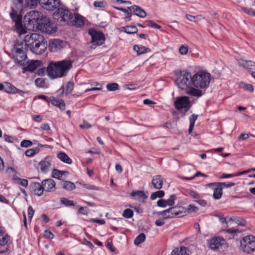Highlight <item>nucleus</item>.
Segmentation results:
<instances>
[{
	"label": "nucleus",
	"instance_id": "nucleus-39",
	"mask_svg": "<svg viewBox=\"0 0 255 255\" xmlns=\"http://www.w3.org/2000/svg\"><path fill=\"white\" fill-rule=\"evenodd\" d=\"M240 87L244 89L245 90L251 92H253L254 91L253 86L250 84H246L244 82H242L240 83Z\"/></svg>",
	"mask_w": 255,
	"mask_h": 255
},
{
	"label": "nucleus",
	"instance_id": "nucleus-47",
	"mask_svg": "<svg viewBox=\"0 0 255 255\" xmlns=\"http://www.w3.org/2000/svg\"><path fill=\"white\" fill-rule=\"evenodd\" d=\"M15 180H18L19 184L22 186L24 187H26L28 186V182L27 179H22L19 177L15 178Z\"/></svg>",
	"mask_w": 255,
	"mask_h": 255
},
{
	"label": "nucleus",
	"instance_id": "nucleus-23",
	"mask_svg": "<svg viewBox=\"0 0 255 255\" xmlns=\"http://www.w3.org/2000/svg\"><path fill=\"white\" fill-rule=\"evenodd\" d=\"M193 86L187 87V89H184L185 90V93L190 96L196 97L197 98L200 97L202 96L203 93L201 90L197 89L193 87Z\"/></svg>",
	"mask_w": 255,
	"mask_h": 255
},
{
	"label": "nucleus",
	"instance_id": "nucleus-58",
	"mask_svg": "<svg viewBox=\"0 0 255 255\" xmlns=\"http://www.w3.org/2000/svg\"><path fill=\"white\" fill-rule=\"evenodd\" d=\"M83 187L86 189L90 190H99V188L98 187L89 184H84L83 185Z\"/></svg>",
	"mask_w": 255,
	"mask_h": 255
},
{
	"label": "nucleus",
	"instance_id": "nucleus-14",
	"mask_svg": "<svg viewBox=\"0 0 255 255\" xmlns=\"http://www.w3.org/2000/svg\"><path fill=\"white\" fill-rule=\"evenodd\" d=\"M225 243V240L221 237H213L208 241L209 248L214 251L219 250Z\"/></svg>",
	"mask_w": 255,
	"mask_h": 255
},
{
	"label": "nucleus",
	"instance_id": "nucleus-51",
	"mask_svg": "<svg viewBox=\"0 0 255 255\" xmlns=\"http://www.w3.org/2000/svg\"><path fill=\"white\" fill-rule=\"evenodd\" d=\"M147 23V25L151 27H153L157 29H160L161 28V26L159 24H156L153 21L151 20H146L145 21Z\"/></svg>",
	"mask_w": 255,
	"mask_h": 255
},
{
	"label": "nucleus",
	"instance_id": "nucleus-31",
	"mask_svg": "<svg viewBox=\"0 0 255 255\" xmlns=\"http://www.w3.org/2000/svg\"><path fill=\"white\" fill-rule=\"evenodd\" d=\"M52 177L53 178L61 179L63 175H66L69 173L68 171H61L58 169H54L52 171Z\"/></svg>",
	"mask_w": 255,
	"mask_h": 255
},
{
	"label": "nucleus",
	"instance_id": "nucleus-13",
	"mask_svg": "<svg viewBox=\"0 0 255 255\" xmlns=\"http://www.w3.org/2000/svg\"><path fill=\"white\" fill-rule=\"evenodd\" d=\"M88 33L91 36V43L94 45L100 46L104 43L106 37L102 32L90 29Z\"/></svg>",
	"mask_w": 255,
	"mask_h": 255
},
{
	"label": "nucleus",
	"instance_id": "nucleus-63",
	"mask_svg": "<svg viewBox=\"0 0 255 255\" xmlns=\"http://www.w3.org/2000/svg\"><path fill=\"white\" fill-rule=\"evenodd\" d=\"M46 69L45 68H40L37 70V73L38 75L43 76L45 74Z\"/></svg>",
	"mask_w": 255,
	"mask_h": 255
},
{
	"label": "nucleus",
	"instance_id": "nucleus-37",
	"mask_svg": "<svg viewBox=\"0 0 255 255\" xmlns=\"http://www.w3.org/2000/svg\"><path fill=\"white\" fill-rule=\"evenodd\" d=\"M35 83L36 86L38 88H47L48 85L46 84L45 82V80L44 79L42 78H37L35 80Z\"/></svg>",
	"mask_w": 255,
	"mask_h": 255
},
{
	"label": "nucleus",
	"instance_id": "nucleus-2",
	"mask_svg": "<svg viewBox=\"0 0 255 255\" xmlns=\"http://www.w3.org/2000/svg\"><path fill=\"white\" fill-rule=\"evenodd\" d=\"M72 67L71 60L51 61L46 68L47 74L51 79L62 78L67 75Z\"/></svg>",
	"mask_w": 255,
	"mask_h": 255
},
{
	"label": "nucleus",
	"instance_id": "nucleus-27",
	"mask_svg": "<svg viewBox=\"0 0 255 255\" xmlns=\"http://www.w3.org/2000/svg\"><path fill=\"white\" fill-rule=\"evenodd\" d=\"M188 251V249L187 248L182 246L174 249L170 255H188L187 253Z\"/></svg>",
	"mask_w": 255,
	"mask_h": 255
},
{
	"label": "nucleus",
	"instance_id": "nucleus-40",
	"mask_svg": "<svg viewBox=\"0 0 255 255\" xmlns=\"http://www.w3.org/2000/svg\"><path fill=\"white\" fill-rule=\"evenodd\" d=\"M40 151V149L38 147H35L34 148H31L27 149L25 152V155L28 157H32L35 154L38 153Z\"/></svg>",
	"mask_w": 255,
	"mask_h": 255
},
{
	"label": "nucleus",
	"instance_id": "nucleus-24",
	"mask_svg": "<svg viewBox=\"0 0 255 255\" xmlns=\"http://www.w3.org/2000/svg\"><path fill=\"white\" fill-rule=\"evenodd\" d=\"M130 196L134 200H137L139 201L145 200L147 198V196L142 191H133L131 193Z\"/></svg>",
	"mask_w": 255,
	"mask_h": 255
},
{
	"label": "nucleus",
	"instance_id": "nucleus-45",
	"mask_svg": "<svg viewBox=\"0 0 255 255\" xmlns=\"http://www.w3.org/2000/svg\"><path fill=\"white\" fill-rule=\"evenodd\" d=\"M74 83L72 82H68L66 86L65 94H70L74 88Z\"/></svg>",
	"mask_w": 255,
	"mask_h": 255
},
{
	"label": "nucleus",
	"instance_id": "nucleus-15",
	"mask_svg": "<svg viewBox=\"0 0 255 255\" xmlns=\"http://www.w3.org/2000/svg\"><path fill=\"white\" fill-rule=\"evenodd\" d=\"M29 189L33 194L38 196L42 195L44 192L42 183L40 184L36 182H32L29 184Z\"/></svg>",
	"mask_w": 255,
	"mask_h": 255
},
{
	"label": "nucleus",
	"instance_id": "nucleus-64",
	"mask_svg": "<svg viewBox=\"0 0 255 255\" xmlns=\"http://www.w3.org/2000/svg\"><path fill=\"white\" fill-rule=\"evenodd\" d=\"M91 222L92 223H97L100 225H104L105 223V221L102 219H93L91 220Z\"/></svg>",
	"mask_w": 255,
	"mask_h": 255
},
{
	"label": "nucleus",
	"instance_id": "nucleus-4",
	"mask_svg": "<svg viewBox=\"0 0 255 255\" xmlns=\"http://www.w3.org/2000/svg\"><path fill=\"white\" fill-rule=\"evenodd\" d=\"M27 44L24 39L22 41L16 40L11 49L12 58L14 62L21 66H25L28 62L27 52L28 50Z\"/></svg>",
	"mask_w": 255,
	"mask_h": 255
},
{
	"label": "nucleus",
	"instance_id": "nucleus-55",
	"mask_svg": "<svg viewBox=\"0 0 255 255\" xmlns=\"http://www.w3.org/2000/svg\"><path fill=\"white\" fill-rule=\"evenodd\" d=\"M157 205L158 207L165 208L167 206L166 200L160 199L157 202Z\"/></svg>",
	"mask_w": 255,
	"mask_h": 255
},
{
	"label": "nucleus",
	"instance_id": "nucleus-29",
	"mask_svg": "<svg viewBox=\"0 0 255 255\" xmlns=\"http://www.w3.org/2000/svg\"><path fill=\"white\" fill-rule=\"evenodd\" d=\"M215 185H218L223 188H230L235 185V183L234 182L231 183H225V182H213L209 183L207 186L210 187H214Z\"/></svg>",
	"mask_w": 255,
	"mask_h": 255
},
{
	"label": "nucleus",
	"instance_id": "nucleus-53",
	"mask_svg": "<svg viewBox=\"0 0 255 255\" xmlns=\"http://www.w3.org/2000/svg\"><path fill=\"white\" fill-rule=\"evenodd\" d=\"M198 209L197 207L193 205H189L188 209H187V213H196L198 211Z\"/></svg>",
	"mask_w": 255,
	"mask_h": 255
},
{
	"label": "nucleus",
	"instance_id": "nucleus-9",
	"mask_svg": "<svg viewBox=\"0 0 255 255\" xmlns=\"http://www.w3.org/2000/svg\"><path fill=\"white\" fill-rule=\"evenodd\" d=\"M40 22L38 23L37 28L46 34H51L57 31V27L50 18L46 16L41 18Z\"/></svg>",
	"mask_w": 255,
	"mask_h": 255
},
{
	"label": "nucleus",
	"instance_id": "nucleus-16",
	"mask_svg": "<svg viewBox=\"0 0 255 255\" xmlns=\"http://www.w3.org/2000/svg\"><path fill=\"white\" fill-rule=\"evenodd\" d=\"M64 46V42L60 39H54L51 40L49 44L50 51L55 52L61 49Z\"/></svg>",
	"mask_w": 255,
	"mask_h": 255
},
{
	"label": "nucleus",
	"instance_id": "nucleus-44",
	"mask_svg": "<svg viewBox=\"0 0 255 255\" xmlns=\"http://www.w3.org/2000/svg\"><path fill=\"white\" fill-rule=\"evenodd\" d=\"M106 87L108 91H115L118 89L119 85L116 83H112L108 84L107 85Z\"/></svg>",
	"mask_w": 255,
	"mask_h": 255
},
{
	"label": "nucleus",
	"instance_id": "nucleus-50",
	"mask_svg": "<svg viewBox=\"0 0 255 255\" xmlns=\"http://www.w3.org/2000/svg\"><path fill=\"white\" fill-rule=\"evenodd\" d=\"M188 51V46L182 45L179 49V53L181 55H186L187 54Z\"/></svg>",
	"mask_w": 255,
	"mask_h": 255
},
{
	"label": "nucleus",
	"instance_id": "nucleus-25",
	"mask_svg": "<svg viewBox=\"0 0 255 255\" xmlns=\"http://www.w3.org/2000/svg\"><path fill=\"white\" fill-rule=\"evenodd\" d=\"M49 159V158L46 157L44 160H41L39 163L40 170L43 173H46L49 170V167L51 165L50 161Z\"/></svg>",
	"mask_w": 255,
	"mask_h": 255
},
{
	"label": "nucleus",
	"instance_id": "nucleus-1",
	"mask_svg": "<svg viewBox=\"0 0 255 255\" xmlns=\"http://www.w3.org/2000/svg\"><path fill=\"white\" fill-rule=\"evenodd\" d=\"M10 16L15 23L16 31L19 33L25 32L22 23V16L20 14L23 7L25 6L34 7L39 3L44 9L52 11L61 5L60 0H11Z\"/></svg>",
	"mask_w": 255,
	"mask_h": 255
},
{
	"label": "nucleus",
	"instance_id": "nucleus-22",
	"mask_svg": "<svg viewBox=\"0 0 255 255\" xmlns=\"http://www.w3.org/2000/svg\"><path fill=\"white\" fill-rule=\"evenodd\" d=\"M163 178L161 175H157L153 177L151 184L153 188L156 189H160L163 186Z\"/></svg>",
	"mask_w": 255,
	"mask_h": 255
},
{
	"label": "nucleus",
	"instance_id": "nucleus-57",
	"mask_svg": "<svg viewBox=\"0 0 255 255\" xmlns=\"http://www.w3.org/2000/svg\"><path fill=\"white\" fill-rule=\"evenodd\" d=\"M187 193L192 197L195 198V199H199V194L196 192L195 191H194L191 190H189L187 191Z\"/></svg>",
	"mask_w": 255,
	"mask_h": 255
},
{
	"label": "nucleus",
	"instance_id": "nucleus-34",
	"mask_svg": "<svg viewBox=\"0 0 255 255\" xmlns=\"http://www.w3.org/2000/svg\"><path fill=\"white\" fill-rule=\"evenodd\" d=\"M239 66L243 67L247 69H251L252 67H253L255 65V63L251 61H247L242 60L240 62H239Z\"/></svg>",
	"mask_w": 255,
	"mask_h": 255
},
{
	"label": "nucleus",
	"instance_id": "nucleus-54",
	"mask_svg": "<svg viewBox=\"0 0 255 255\" xmlns=\"http://www.w3.org/2000/svg\"><path fill=\"white\" fill-rule=\"evenodd\" d=\"M43 236L45 238L48 239H52L54 237V234L49 230H46L44 232Z\"/></svg>",
	"mask_w": 255,
	"mask_h": 255
},
{
	"label": "nucleus",
	"instance_id": "nucleus-21",
	"mask_svg": "<svg viewBox=\"0 0 255 255\" xmlns=\"http://www.w3.org/2000/svg\"><path fill=\"white\" fill-rule=\"evenodd\" d=\"M27 62V66L23 68L24 71L33 72L41 64V62L39 60H31L29 63Z\"/></svg>",
	"mask_w": 255,
	"mask_h": 255
},
{
	"label": "nucleus",
	"instance_id": "nucleus-11",
	"mask_svg": "<svg viewBox=\"0 0 255 255\" xmlns=\"http://www.w3.org/2000/svg\"><path fill=\"white\" fill-rule=\"evenodd\" d=\"M241 247L245 252L250 253L255 251V237L249 235L241 241Z\"/></svg>",
	"mask_w": 255,
	"mask_h": 255
},
{
	"label": "nucleus",
	"instance_id": "nucleus-3",
	"mask_svg": "<svg viewBox=\"0 0 255 255\" xmlns=\"http://www.w3.org/2000/svg\"><path fill=\"white\" fill-rule=\"evenodd\" d=\"M24 39L27 47L36 54H42L47 49V41L40 34L32 33L30 35H26Z\"/></svg>",
	"mask_w": 255,
	"mask_h": 255
},
{
	"label": "nucleus",
	"instance_id": "nucleus-35",
	"mask_svg": "<svg viewBox=\"0 0 255 255\" xmlns=\"http://www.w3.org/2000/svg\"><path fill=\"white\" fill-rule=\"evenodd\" d=\"M62 185L63 189L68 191L73 190L76 188L74 183L69 181H63Z\"/></svg>",
	"mask_w": 255,
	"mask_h": 255
},
{
	"label": "nucleus",
	"instance_id": "nucleus-61",
	"mask_svg": "<svg viewBox=\"0 0 255 255\" xmlns=\"http://www.w3.org/2000/svg\"><path fill=\"white\" fill-rule=\"evenodd\" d=\"M3 138L5 141L6 142L12 143V139L13 137L11 136L7 135L6 134H4L3 135Z\"/></svg>",
	"mask_w": 255,
	"mask_h": 255
},
{
	"label": "nucleus",
	"instance_id": "nucleus-46",
	"mask_svg": "<svg viewBox=\"0 0 255 255\" xmlns=\"http://www.w3.org/2000/svg\"><path fill=\"white\" fill-rule=\"evenodd\" d=\"M176 199V196L175 195H171L169 199L167 200H166V202L167 203V205L170 206H172L175 204V200Z\"/></svg>",
	"mask_w": 255,
	"mask_h": 255
},
{
	"label": "nucleus",
	"instance_id": "nucleus-26",
	"mask_svg": "<svg viewBox=\"0 0 255 255\" xmlns=\"http://www.w3.org/2000/svg\"><path fill=\"white\" fill-rule=\"evenodd\" d=\"M51 104L56 107H58L61 110H64L65 109V103L63 100H57L54 97L50 98Z\"/></svg>",
	"mask_w": 255,
	"mask_h": 255
},
{
	"label": "nucleus",
	"instance_id": "nucleus-6",
	"mask_svg": "<svg viewBox=\"0 0 255 255\" xmlns=\"http://www.w3.org/2000/svg\"><path fill=\"white\" fill-rule=\"evenodd\" d=\"M114 8L123 11L126 15V21H129L131 20V17L133 12V14L136 15L140 18H144L146 16V13L144 9L140 7L133 5L126 9L121 7L114 6Z\"/></svg>",
	"mask_w": 255,
	"mask_h": 255
},
{
	"label": "nucleus",
	"instance_id": "nucleus-8",
	"mask_svg": "<svg viewBox=\"0 0 255 255\" xmlns=\"http://www.w3.org/2000/svg\"><path fill=\"white\" fill-rule=\"evenodd\" d=\"M175 82L177 86L182 90L193 86L191 73L186 70L181 71L180 76L176 79Z\"/></svg>",
	"mask_w": 255,
	"mask_h": 255
},
{
	"label": "nucleus",
	"instance_id": "nucleus-28",
	"mask_svg": "<svg viewBox=\"0 0 255 255\" xmlns=\"http://www.w3.org/2000/svg\"><path fill=\"white\" fill-rule=\"evenodd\" d=\"M133 49L135 51L138 55L144 54L150 51V49L148 47H145L143 46H139L138 45H135L133 46Z\"/></svg>",
	"mask_w": 255,
	"mask_h": 255
},
{
	"label": "nucleus",
	"instance_id": "nucleus-62",
	"mask_svg": "<svg viewBox=\"0 0 255 255\" xmlns=\"http://www.w3.org/2000/svg\"><path fill=\"white\" fill-rule=\"evenodd\" d=\"M236 176L235 174H226V173H223L222 176L220 177L221 179H225V178H228L231 177H234Z\"/></svg>",
	"mask_w": 255,
	"mask_h": 255
},
{
	"label": "nucleus",
	"instance_id": "nucleus-36",
	"mask_svg": "<svg viewBox=\"0 0 255 255\" xmlns=\"http://www.w3.org/2000/svg\"><path fill=\"white\" fill-rule=\"evenodd\" d=\"M124 31L128 34H134L137 32L138 29L134 25L126 26L123 27Z\"/></svg>",
	"mask_w": 255,
	"mask_h": 255
},
{
	"label": "nucleus",
	"instance_id": "nucleus-5",
	"mask_svg": "<svg viewBox=\"0 0 255 255\" xmlns=\"http://www.w3.org/2000/svg\"><path fill=\"white\" fill-rule=\"evenodd\" d=\"M210 81V74L206 72H198L192 76L193 86L197 88H207Z\"/></svg>",
	"mask_w": 255,
	"mask_h": 255
},
{
	"label": "nucleus",
	"instance_id": "nucleus-18",
	"mask_svg": "<svg viewBox=\"0 0 255 255\" xmlns=\"http://www.w3.org/2000/svg\"><path fill=\"white\" fill-rule=\"evenodd\" d=\"M169 208L174 218L183 217L187 213V209L182 206H174Z\"/></svg>",
	"mask_w": 255,
	"mask_h": 255
},
{
	"label": "nucleus",
	"instance_id": "nucleus-38",
	"mask_svg": "<svg viewBox=\"0 0 255 255\" xmlns=\"http://www.w3.org/2000/svg\"><path fill=\"white\" fill-rule=\"evenodd\" d=\"M145 240V235L144 233H140L134 239V244L138 246L142 243Z\"/></svg>",
	"mask_w": 255,
	"mask_h": 255
},
{
	"label": "nucleus",
	"instance_id": "nucleus-30",
	"mask_svg": "<svg viewBox=\"0 0 255 255\" xmlns=\"http://www.w3.org/2000/svg\"><path fill=\"white\" fill-rule=\"evenodd\" d=\"M57 156L61 161L67 164H70L72 162V159L65 152H60Z\"/></svg>",
	"mask_w": 255,
	"mask_h": 255
},
{
	"label": "nucleus",
	"instance_id": "nucleus-43",
	"mask_svg": "<svg viewBox=\"0 0 255 255\" xmlns=\"http://www.w3.org/2000/svg\"><path fill=\"white\" fill-rule=\"evenodd\" d=\"M133 215V211L130 209H125L123 213V216L127 219H129L132 217Z\"/></svg>",
	"mask_w": 255,
	"mask_h": 255
},
{
	"label": "nucleus",
	"instance_id": "nucleus-32",
	"mask_svg": "<svg viewBox=\"0 0 255 255\" xmlns=\"http://www.w3.org/2000/svg\"><path fill=\"white\" fill-rule=\"evenodd\" d=\"M157 214L161 216L164 220L174 218L171 211L170 210V208L161 212H157Z\"/></svg>",
	"mask_w": 255,
	"mask_h": 255
},
{
	"label": "nucleus",
	"instance_id": "nucleus-60",
	"mask_svg": "<svg viewBox=\"0 0 255 255\" xmlns=\"http://www.w3.org/2000/svg\"><path fill=\"white\" fill-rule=\"evenodd\" d=\"M197 115H192L189 118L190 124L195 125V121L197 120Z\"/></svg>",
	"mask_w": 255,
	"mask_h": 255
},
{
	"label": "nucleus",
	"instance_id": "nucleus-19",
	"mask_svg": "<svg viewBox=\"0 0 255 255\" xmlns=\"http://www.w3.org/2000/svg\"><path fill=\"white\" fill-rule=\"evenodd\" d=\"M85 24V18L78 13H74L70 21L71 25L81 27Z\"/></svg>",
	"mask_w": 255,
	"mask_h": 255
},
{
	"label": "nucleus",
	"instance_id": "nucleus-20",
	"mask_svg": "<svg viewBox=\"0 0 255 255\" xmlns=\"http://www.w3.org/2000/svg\"><path fill=\"white\" fill-rule=\"evenodd\" d=\"M5 88L4 91L8 94H15L17 93L19 95L22 96L24 93V92L17 89L14 86L12 85L11 83L9 82H4Z\"/></svg>",
	"mask_w": 255,
	"mask_h": 255
},
{
	"label": "nucleus",
	"instance_id": "nucleus-10",
	"mask_svg": "<svg viewBox=\"0 0 255 255\" xmlns=\"http://www.w3.org/2000/svg\"><path fill=\"white\" fill-rule=\"evenodd\" d=\"M59 6L60 5L57 7L58 9L53 14L54 18L59 20L60 21L67 22L70 25L74 14L68 9L58 8Z\"/></svg>",
	"mask_w": 255,
	"mask_h": 255
},
{
	"label": "nucleus",
	"instance_id": "nucleus-52",
	"mask_svg": "<svg viewBox=\"0 0 255 255\" xmlns=\"http://www.w3.org/2000/svg\"><path fill=\"white\" fill-rule=\"evenodd\" d=\"M32 145V143L29 140L24 139L20 142V146L22 147H28Z\"/></svg>",
	"mask_w": 255,
	"mask_h": 255
},
{
	"label": "nucleus",
	"instance_id": "nucleus-12",
	"mask_svg": "<svg viewBox=\"0 0 255 255\" xmlns=\"http://www.w3.org/2000/svg\"><path fill=\"white\" fill-rule=\"evenodd\" d=\"M174 106L178 110L184 109L185 115L192 106V103L187 96L177 97L174 102Z\"/></svg>",
	"mask_w": 255,
	"mask_h": 255
},
{
	"label": "nucleus",
	"instance_id": "nucleus-42",
	"mask_svg": "<svg viewBox=\"0 0 255 255\" xmlns=\"http://www.w3.org/2000/svg\"><path fill=\"white\" fill-rule=\"evenodd\" d=\"M164 194V192L162 190L157 191L151 194L150 198L151 200H155L157 198H162Z\"/></svg>",
	"mask_w": 255,
	"mask_h": 255
},
{
	"label": "nucleus",
	"instance_id": "nucleus-59",
	"mask_svg": "<svg viewBox=\"0 0 255 255\" xmlns=\"http://www.w3.org/2000/svg\"><path fill=\"white\" fill-rule=\"evenodd\" d=\"M79 127L81 128H90L92 127V126L86 121H84L83 124L80 125Z\"/></svg>",
	"mask_w": 255,
	"mask_h": 255
},
{
	"label": "nucleus",
	"instance_id": "nucleus-49",
	"mask_svg": "<svg viewBox=\"0 0 255 255\" xmlns=\"http://www.w3.org/2000/svg\"><path fill=\"white\" fill-rule=\"evenodd\" d=\"M8 236L2 235L0 236V245L1 246L5 245L8 242Z\"/></svg>",
	"mask_w": 255,
	"mask_h": 255
},
{
	"label": "nucleus",
	"instance_id": "nucleus-17",
	"mask_svg": "<svg viewBox=\"0 0 255 255\" xmlns=\"http://www.w3.org/2000/svg\"><path fill=\"white\" fill-rule=\"evenodd\" d=\"M43 189L46 192H53L55 190V182L52 179L43 180L42 182Z\"/></svg>",
	"mask_w": 255,
	"mask_h": 255
},
{
	"label": "nucleus",
	"instance_id": "nucleus-48",
	"mask_svg": "<svg viewBox=\"0 0 255 255\" xmlns=\"http://www.w3.org/2000/svg\"><path fill=\"white\" fill-rule=\"evenodd\" d=\"M242 10L250 15H255V10L250 7H242Z\"/></svg>",
	"mask_w": 255,
	"mask_h": 255
},
{
	"label": "nucleus",
	"instance_id": "nucleus-56",
	"mask_svg": "<svg viewBox=\"0 0 255 255\" xmlns=\"http://www.w3.org/2000/svg\"><path fill=\"white\" fill-rule=\"evenodd\" d=\"M34 213V210L31 206H29L28 208V218L29 221L32 220V217Z\"/></svg>",
	"mask_w": 255,
	"mask_h": 255
},
{
	"label": "nucleus",
	"instance_id": "nucleus-7",
	"mask_svg": "<svg viewBox=\"0 0 255 255\" xmlns=\"http://www.w3.org/2000/svg\"><path fill=\"white\" fill-rule=\"evenodd\" d=\"M43 16L40 12L36 10H31L24 16L25 25H26L27 27L29 28H33L35 26L37 27L38 23L40 22L41 18Z\"/></svg>",
	"mask_w": 255,
	"mask_h": 255
},
{
	"label": "nucleus",
	"instance_id": "nucleus-33",
	"mask_svg": "<svg viewBox=\"0 0 255 255\" xmlns=\"http://www.w3.org/2000/svg\"><path fill=\"white\" fill-rule=\"evenodd\" d=\"M215 186H216V187L214 189V190L213 197L215 199L219 200L222 197L223 194V189L222 187L218 185H215Z\"/></svg>",
	"mask_w": 255,
	"mask_h": 255
},
{
	"label": "nucleus",
	"instance_id": "nucleus-41",
	"mask_svg": "<svg viewBox=\"0 0 255 255\" xmlns=\"http://www.w3.org/2000/svg\"><path fill=\"white\" fill-rule=\"evenodd\" d=\"M60 203L65 205L66 207L69 206H75V203L73 201L70 200L66 198H62L60 200Z\"/></svg>",
	"mask_w": 255,
	"mask_h": 255
}]
</instances>
